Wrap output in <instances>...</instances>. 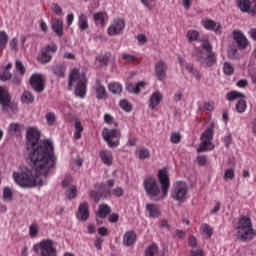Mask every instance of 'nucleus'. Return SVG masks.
Segmentation results:
<instances>
[{
    "label": "nucleus",
    "instance_id": "obj_1",
    "mask_svg": "<svg viewBox=\"0 0 256 256\" xmlns=\"http://www.w3.org/2000/svg\"><path fill=\"white\" fill-rule=\"evenodd\" d=\"M25 153L28 165L46 179L51 169L57 167L53 142L41 140V130L37 127H28L26 130Z\"/></svg>",
    "mask_w": 256,
    "mask_h": 256
},
{
    "label": "nucleus",
    "instance_id": "obj_54",
    "mask_svg": "<svg viewBox=\"0 0 256 256\" xmlns=\"http://www.w3.org/2000/svg\"><path fill=\"white\" fill-rule=\"evenodd\" d=\"M39 234V226L37 224H32L29 227V235L30 237H37Z\"/></svg>",
    "mask_w": 256,
    "mask_h": 256
},
{
    "label": "nucleus",
    "instance_id": "obj_18",
    "mask_svg": "<svg viewBox=\"0 0 256 256\" xmlns=\"http://www.w3.org/2000/svg\"><path fill=\"white\" fill-rule=\"evenodd\" d=\"M135 241H137V234H135V231L130 230L124 234L123 236L124 247H131L135 245Z\"/></svg>",
    "mask_w": 256,
    "mask_h": 256
},
{
    "label": "nucleus",
    "instance_id": "obj_41",
    "mask_svg": "<svg viewBox=\"0 0 256 256\" xmlns=\"http://www.w3.org/2000/svg\"><path fill=\"white\" fill-rule=\"evenodd\" d=\"M45 119H46L47 125H49L50 127H53V125H55V121H57V116H55V113L53 112H48L45 115Z\"/></svg>",
    "mask_w": 256,
    "mask_h": 256
},
{
    "label": "nucleus",
    "instance_id": "obj_7",
    "mask_svg": "<svg viewBox=\"0 0 256 256\" xmlns=\"http://www.w3.org/2000/svg\"><path fill=\"white\" fill-rule=\"evenodd\" d=\"M200 139H201V143L199 148L197 149V153H205V151H211V149H214L215 146H213V143L211 142V139H213L212 127L207 128L201 134Z\"/></svg>",
    "mask_w": 256,
    "mask_h": 256
},
{
    "label": "nucleus",
    "instance_id": "obj_25",
    "mask_svg": "<svg viewBox=\"0 0 256 256\" xmlns=\"http://www.w3.org/2000/svg\"><path fill=\"white\" fill-rule=\"evenodd\" d=\"M95 93H96L97 99H100V100L107 99V90H105V86H103L99 81H97Z\"/></svg>",
    "mask_w": 256,
    "mask_h": 256
},
{
    "label": "nucleus",
    "instance_id": "obj_33",
    "mask_svg": "<svg viewBox=\"0 0 256 256\" xmlns=\"http://www.w3.org/2000/svg\"><path fill=\"white\" fill-rule=\"evenodd\" d=\"M245 94L237 91H231L226 95L228 101H235V99H244Z\"/></svg>",
    "mask_w": 256,
    "mask_h": 256
},
{
    "label": "nucleus",
    "instance_id": "obj_55",
    "mask_svg": "<svg viewBox=\"0 0 256 256\" xmlns=\"http://www.w3.org/2000/svg\"><path fill=\"white\" fill-rule=\"evenodd\" d=\"M237 46H230L228 50V59H237Z\"/></svg>",
    "mask_w": 256,
    "mask_h": 256
},
{
    "label": "nucleus",
    "instance_id": "obj_45",
    "mask_svg": "<svg viewBox=\"0 0 256 256\" xmlns=\"http://www.w3.org/2000/svg\"><path fill=\"white\" fill-rule=\"evenodd\" d=\"M187 39L190 43H192V41H197L199 39V32L196 30H189L187 32Z\"/></svg>",
    "mask_w": 256,
    "mask_h": 256
},
{
    "label": "nucleus",
    "instance_id": "obj_16",
    "mask_svg": "<svg viewBox=\"0 0 256 256\" xmlns=\"http://www.w3.org/2000/svg\"><path fill=\"white\" fill-rule=\"evenodd\" d=\"M89 203L83 202L79 205L76 217L79 221H87L89 219Z\"/></svg>",
    "mask_w": 256,
    "mask_h": 256
},
{
    "label": "nucleus",
    "instance_id": "obj_60",
    "mask_svg": "<svg viewBox=\"0 0 256 256\" xmlns=\"http://www.w3.org/2000/svg\"><path fill=\"white\" fill-rule=\"evenodd\" d=\"M202 47H203V49H205V51L208 52V54L213 53V46H211V42L210 41H207V40L204 41L202 43Z\"/></svg>",
    "mask_w": 256,
    "mask_h": 256
},
{
    "label": "nucleus",
    "instance_id": "obj_27",
    "mask_svg": "<svg viewBox=\"0 0 256 256\" xmlns=\"http://www.w3.org/2000/svg\"><path fill=\"white\" fill-rule=\"evenodd\" d=\"M111 213V207L107 204H101L98 207L97 215L100 217V219H107V216Z\"/></svg>",
    "mask_w": 256,
    "mask_h": 256
},
{
    "label": "nucleus",
    "instance_id": "obj_63",
    "mask_svg": "<svg viewBox=\"0 0 256 256\" xmlns=\"http://www.w3.org/2000/svg\"><path fill=\"white\" fill-rule=\"evenodd\" d=\"M52 11L55 13V15H63V9L57 3L53 4Z\"/></svg>",
    "mask_w": 256,
    "mask_h": 256
},
{
    "label": "nucleus",
    "instance_id": "obj_5",
    "mask_svg": "<svg viewBox=\"0 0 256 256\" xmlns=\"http://www.w3.org/2000/svg\"><path fill=\"white\" fill-rule=\"evenodd\" d=\"M143 187L149 199H157L161 195V187L153 176H146L144 178Z\"/></svg>",
    "mask_w": 256,
    "mask_h": 256
},
{
    "label": "nucleus",
    "instance_id": "obj_58",
    "mask_svg": "<svg viewBox=\"0 0 256 256\" xmlns=\"http://www.w3.org/2000/svg\"><path fill=\"white\" fill-rule=\"evenodd\" d=\"M196 161L198 165H200V167H205V165H207V156L205 155L197 156Z\"/></svg>",
    "mask_w": 256,
    "mask_h": 256
},
{
    "label": "nucleus",
    "instance_id": "obj_31",
    "mask_svg": "<svg viewBox=\"0 0 256 256\" xmlns=\"http://www.w3.org/2000/svg\"><path fill=\"white\" fill-rule=\"evenodd\" d=\"M146 210L148 211L150 217H159V215H161L159 208H157L155 204H147Z\"/></svg>",
    "mask_w": 256,
    "mask_h": 256
},
{
    "label": "nucleus",
    "instance_id": "obj_51",
    "mask_svg": "<svg viewBox=\"0 0 256 256\" xmlns=\"http://www.w3.org/2000/svg\"><path fill=\"white\" fill-rule=\"evenodd\" d=\"M43 51H46V53H56L57 52V45L53 42H51L50 44H47L46 46H44V48H42Z\"/></svg>",
    "mask_w": 256,
    "mask_h": 256
},
{
    "label": "nucleus",
    "instance_id": "obj_23",
    "mask_svg": "<svg viewBox=\"0 0 256 256\" xmlns=\"http://www.w3.org/2000/svg\"><path fill=\"white\" fill-rule=\"evenodd\" d=\"M247 229H253V224L251 223V218L243 216L239 220V225L237 227L238 231H245Z\"/></svg>",
    "mask_w": 256,
    "mask_h": 256
},
{
    "label": "nucleus",
    "instance_id": "obj_9",
    "mask_svg": "<svg viewBox=\"0 0 256 256\" xmlns=\"http://www.w3.org/2000/svg\"><path fill=\"white\" fill-rule=\"evenodd\" d=\"M237 7L240 9L241 13H248L254 17L256 15V0H235Z\"/></svg>",
    "mask_w": 256,
    "mask_h": 256
},
{
    "label": "nucleus",
    "instance_id": "obj_49",
    "mask_svg": "<svg viewBox=\"0 0 256 256\" xmlns=\"http://www.w3.org/2000/svg\"><path fill=\"white\" fill-rule=\"evenodd\" d=\"M3 199L11 201L13 199V191L9 187L3 189Z\"/></svg>",
    "mask_w": 256,
    "mask_h": 256
},
{
    "label": "nucleus",
    "instance_id": "obj_35",
    "mask_svg": "<svg viewBox=\"0 0 256 256\" xmlns=\"http://www.w3.org/2000/svg\"><path fill=\"white\" fill-rule=\"evenodd\" d=\"M98 191H100L101 197L103 199H109L111 197V190L107 188V185L101 184L98 188Z\"/></svg>",
    "mask_w": 256,
    "mask_h": 256
},
{
    "label": "nucleus",
    "instance_id": "obj_37",
    "mask_svg": "<svg viewBox=\"0 0 256 256\" xmlns=\"http://www.w3.org/2000/svg\"><path fill=\"white\" fill-rule=\"evenodd\" d=\"M22 103H33L35 96L29 91H24L21 96Z\"/></svg>",
    "mask_w": 256,
    "mask_h": 256
},
{
    "label": "nucleus",
    "instance_id": "obj_8",
    "mask_svg": "<svg viewBox=\"0 0 256 256\" xmlns=\"http://www.w3.org/2000/svg\"><path fill=\"white\" fill-rule=\"evenodd\" d=\"M187 191V183L183 181L176 182L171 192V197L175 199V201L183 203V200L187 197Z\"/></svg>",
    "mask_w": 256,
    "mask_h": 256
},
{
    "label": "nucleus",
    "instance_id": "obj_30",
    "mask_svg": "<svg viewBox=\"0 0 256 256\" xmlns=\"http://www.w3.org/2000/svg\"><path fill=\"white\" fill-rule=\"evenodd\" d=\"M9 135H21V124L19 123H12L8 127Z\"/></svg>",
    "mask_w": 256,
    "mask_h": 256
},
{
    "label": "nucleus",
    "instance_id": "obj_15",
    "mask_svg": "<svg viewBox=\"0 0 256 256\" xmlns=\"http://www.w3.org/2000/svg\"><path fill=\"white\" fill-rule=\"evenodd\" d=\"M203 52L198 53V61L201 62L203 67H213L217 62V56H215V52H211L206 57H203Z\"/></svg>",
    "mask_w": 256,
    "mask_h": 256
},
{
    "label": "nucleus",
    "instance_id": "obj_56",
    "mask_svg": "<svg viewBox=\"0 0 256 256\" xmlns=\"http://www.w3.org/2000/svg\"><path fill=\"white\" fill-rule=\"evenodd\" d=\"M203 234L206 235L208 239L211 238V235H213V228L208 224H204Z\"/></svg>",
    "mask_w": 256,
    "mask_h": 256
},
{
    "label": "nucleus",
    "instance_id": "obj_50",
    "mask_svg": "<svg viewBox=\"0 0 256 256\" xmlns=\"http://www.w3.org/2000/svg\"><path fill=\"white\" fill-rule=\"evenodd\" d=\"M157 251H159V248L156 246V244H152L146 249L145 255L155 256V253H157Z\"/></svg>",
    "mask_w": 256,
    "mask_h": 256
},
{
    "label": "nucleus",
    "instance_id": "obj_52",
    "mask_svg": "<svg viewBox=\"0 0 256 256\" xmlns=\"http://www.w3.org/2000/svg\"><path fill=\"white\" fill-rule=\"evenodd\" d=\"M224 179L225 181L235 179V169L233 168L227 169L224 173Z\"/></svg>",
    "mask_w": 256,
    "mask_h": 256
},
{
    "label": "nucleus",
    "instance_id": "obj_12",
    "mask_svg": "<svg viewBox=\"0 0 256 256\" xmlns=\"http://www.w3.org/2000/svg\"><path fill=\"white\" fill-rule=\"evenodd\" d=\"M123 29H125V20L117 18L109 26L107 33L110 37H115L116 35H120Z\"/></svg>",
    "mask_w": 256,
    "mask_h": 256
},
{
    "label": "nucleus",
    "instance_id": "obj_11",
    "mask_svg": "<svg viewBox=\"0 0 256 256\" xmlns=\"http://www.w3.org/2000/svg\"><path fill=\"white\" fill-rule=\"evenodd\" d=\"M158 181L161 185L163 197H167V193H169V187L171 185V182L169 180V172H167V169L163 168L159 170Z\"/></svg>",
    "mask_w": 256,
    "mask_h": 256
},
{
    "label": "nucleus",
    "instance_id": "obj_6",
    "mask_svg": "<svg viewBox=\"0 0 256 256\" xmlns=\"http://www.w3.org/2000/svg\"><path fill=\"white\" fill-rule=\"evenodd\" d=\"M102 137L106 143H108V147L112 149L114 147H119V141H121V131L117 129L110 130L109 128H104L102 130Z\"/></svg>",
    "mask_w": 256,
    "mask_h": 256
},
{
    "label": "nucleus",
    "instance_id": "obj_36",
    "mask_svg": "<svg viewBox=\"0 0 256 256\" xmlns=\"http://www.w3.org/2000/svg\"><path fill=\"white\" fill-rule=\"evenodd\" d=\"M7 41H9V36L7 35V32L0 31V51H3L5 47H7Z\"/></svg>",
    "mask_w": 256,
    "mask_h": 256
},
{
    "label": "nucleus",
    "instance_id": "obj_62",
    "mask_svg": "<svg viewBox=\"0 0 256 256\" xmlns=\"http://www.w3.org/2000/svg\"><path fill=\"white\" fill-rule=\"evenodd\" d=\"M171 143H181V134L173 133L170 138Z\"/></svg>",
    "mask_w": 256,
    "mask_h": 256
},
{
    "label": "nucleus",
    "instance_id": "obj_43",
    "mask_svg": "<svg viewBox=\"0 0 256 256\" xmlns=\"http://www.w3.org/2000/svg\"><path fill=\"white\" fill-rule=\"evenodd\" d=\"M74 127H75L74 138L79 139L81 137V133H83V126L81 125V122L75 121Z\"/></svg>",
    "mask_w": 256,
    "mask_h": 256
},
{
    "label": "nucleus",
    "instance_id": "obj_42",
    "mask_svg": "<svg viewBox=\"0 0 256 256\" xmlns=\"http://www.w3.org/2000/svg\"><path fill=\"white\" fill-rule=\"evenodd\" d=\"M89 197L94 201V203H99L101 201V192L99 190H91L89 192Z\"/></svg>",
    "mask_w": 256,
    "mask_h": 256
},
{
    "label": "nucleus",
    "instance_id": "obj_46",
    "mask_svg": "<svg viewBox=\"0 0 256 256\" xmlns=\"http://www.w3.org/2000/svg\"><path fill=\"white\" fill-rule=\"evenodd\" d=\"M65 195L69 200L75 199L77 197V186H72L65 192Z\"/></svg>",
    "mask_w": 256,
    "mask_h": 256
},
{
    "label": "nucleus",
    "instance_id": "obj_22",
    "mask_svg": "<svg viewBox=\"0 0 256 256\" xmlns=\"http://www.w3.org/2000/svg\"><path fill=\"white\" fill-rule=\"evenodd\" d=\"M202 25L205 29H208V31H215V33H219V29H221V24H217L216 21L211 19L203 20Z\"/></svg>",
    "mask_w": 256,
    "mask_h": 256
},
{
    "label": "nucleus",
    "instance_id": "obj_57",
    "mask_svg": "<svg viewBox=\"0 0 256 256\" xmlns=\"http://www.w3.org/2000/svg\"><path fill=\"white\" fill-rule=\"evenodd\" d=\"M124 193L121 187H116L111 191V195H114V197H123Z\"/></svg>",
    "mask_w": 256,
    "mask_h": 256
},
{
    "label": "nucleus",
    "instance_id": "obj_47",
    "mask_svg": "<svg viewBox=\"0 0 256 256\" xmlns=\"http://www.w3.org/2000/svg\"><path fill=\"white\" fill-rule=\"evenodd\" d=\"M223 71L225 75H233V73H235V68L233 65H231V63L225 62L223 65Z\"/></svg>",
    "mask_w": 256,
    "mask_h": 256
},
{
    "label": "nucleus",
    "instance_id": "obj_20",
    "mask_svg": "<svg viewBox=\"0 0 256 256\" xmlns=\"http://www.w3.org/2000/svg\"><path fill=\"white\" fill-rule=\"evenodd\" d=\"M51 29L58 37H63V20L55 18L51 22Z\"/></svg>",
    "mask_w": 256,
    "mask_h": 256
},
{
    "label": "nucleus",
    "instance_id": "obj_32",
    "mask_svg": "<svg viewBox=\"0 0 256 256\" xmlns=\"http://www.w3.org/2000/svg\"><path fill=\"white\" fill-rule=\"evenodd\" d=\"M51 59H53V56L49 52L42 49L40 55L38 56V61L40 63H49Z\"/></svg>",
    "mask_w": 256,
    "mask_h": 256
},
{
    "label": "nucleus",
    "instance_id": "obj_2",
    "mask_svg": "<svg viewBox=\"0 0 256 256\" xmlns=\"http://www.w3.org/2000/svg\"><path fill=\"white\" fill-rule=\"evenodd\" d=\"M13 179L19 187L23 189H33V187H43L45 182L38 176L33 175V170L24 168L20 172H13Z\"/></svg>",
    "mask_w": 256,
    "mask_h": 256
},
{
    "label": "nucleus",
    "instance_id": "obj_24",
    "mask_svg": "<svg viewBox=\"0 0 256 256\" xmlns=\"http://www.w3.org/2000/svg\"><path fill=\"white\" fill-rule=\"evenodd\" d=\"M100 159L104 165L111 166L113 165V153L109 150H104L100 152Z\"/></svg>",
    "mask_w": 256,
    "mask_h": 256
},
{
    "label": "nucleus",
    "instance_id": "obj_10",
    "mask_svg": "<svg viewBox=\"0 0 256 256\" xmlns=\"http://www.w3.org/2000/svg\"><path fill=\"white\" fill-rule=\"evenodd\" d=\"M29 83L35 93H43L45 91V78L41 74H33L29 79Z\"/></svg>",
    "mask_w": 256,
    "mask_h": 256
},
{
    "label": "nucleus",
    "instance_id": "obj_38",
    "mask_svg": "<svg viewBox=\"0 0 256 256\" xmlns=\"http://www.w3.org/2000/svg\"><path fill=\"white\" fill-rule=\"evenodd\" d=\"M94 21L97 25H101V27H105V13L97 12L94 14Z\"/></svg>",
    "mask_w": 256,
    "mask_h": 256
},
{
    "label": "nucleus",
    "instance_id": "obj_26",
    "mask_svg": "<svg viewBox=\"0 0 256 256\" xmlns=\"http://www.w3.org/2000/svg\"><path fill=\"white\" fill-rule=\"evenodd\" d=\"M65 71H67V65L65 63H60L52 69V73L59 78L65 77Z\"/></svg>",
    "mask_w": 256,
    "mask_h": 256
},
{
    "label": "nucleus",
    "instance_id": "obj_29",
    "mask_svg": "<svg viewBox=\"0 0 256 256\" xmlns=\"http://www.w3.org/2000/svg\"><path fill=\"white\" fill-rule=\"evenodd\" d=\"M110 93L114 95H121L123 93V86L118 82H112L108 85Z\"/></svg>",
    "mask_w": 256,
    "mask_h": 256
},
{
    "label": "nucleus",
    "instance_id": "obj_48",
    "mask_svg": "<svg viewBox=\"0 0 256 256\" xmlns=\"http://www.w3.org/2000/svg\"><path fill=\"white\" fill-rule=\"evenodd\" d=\"M150 155L151 154L149 152V149H147V148H140L138 150L139 159H149Z\"/></svg>",
    "mask_w": 256,
    "mask_h": 256
},
{
    "label": "nucleus",
    "instance_id": "obj_28",
    "mask_svg": "<svg viewBox=\"0 0 256 256\" xmlns=\"http://www.w3.org/2000/svg\"><path fill=\"white\" fill-rule=\"evenodd\" d=\"M78 25L80 31H87V29H89V21L87 20V16L85 14H80L78 16Z\"/></svg>",
    "mask_w": 256,
    "mask_h": 256
},
{
    "label": "nucleus",
    "instance_id": "obj_40",
    "mask_svg": "<svg viewBox=\"0 0 256 256\" xmlns=\"http://www.w3.org/2000/svg\"><path fill=\"white\" fill-rule=\"evenodd\" d=\"M186 69L188 71V73H190L191 75H193L196 79H201V74H199V70H197V68H194L193 64L186 63Z\"/></svg>",
    "mask_w": 256,
    "mask_h": 256
},
{
    "label": "nucleus",
    "instance_id": "obj_17",
    "mask_svg": "<svg viewBox=\"0 0 256 256\" xmlns=\"http://www.w3.org/2000/svg\"><path fill=\"white\" fill-rule=\"evenodd\" d=\"M9 103H11V95L5 88L0 86V105L2 106V111H7Z\"/></svg>",
    "mask_w": 256,
    "mask_h": 256
},
{
    "label": "nucleus",
    "instance_id": "obj_4",
    "mask_svg": "<svg viewBox=\"0 0 256 256\" xmlns=\"http://www.w3.org/2000/svg\"><path fill=\"white\" fill-rule=\"evenodd\" d=\"M33 251L40 256H57L55 241L51 239H43L33 246Z\"/></svg>",
    "mask_w": 256,
    "mask_h": 256
},
{
    "label": "nucleus",
    "instance_id": "obj_3",
    "mask_svg": "<svg viewBox=\"0 0 256 256\" xmlns=\"http://www.w3.org/2000/svg\"><path fill=\"white\" fill-rule=\"evenodd\" d=\"M75 81H77V84L74 95H76V97H80V99H85V95H87V78H85V76L79 75V69L77 68H74L69 75V91H71L73 88V83H75Z\"/></svg>",
    "mask_w": 256,
    "mask_h": 256
},
{
    "label": "nucleus",
    "instance_id": "obj_14",
    "mask_svg": "<svg viewBox=\"0 0 256 256\" xmlns=\"http://www.w3.org/2000/svg\"><path fill=\"white\" fill-rule=\"evenodd\" d=\"M155 75L158 81H163L167 77V63L159 60L154 67Z\"/></svg>",
    "mask_w": 256,
    "mask_h": 256
},
{
    "label": "nucleus",
    "instance_id": "obj_59",
    "mask_svg": "<svg viewBox=\"0 0 256 256\" xmlns=\"http://www.w3.org/2000/svg\"><path fill=\"white\" fill-rule=\"evenodd\" d=\"M223 141L227 148H229V145L233 143L231 132H227L226 135L223 137Z\"/></svg>",
    "mask_w": 256,
    "mask_h": 256
},
{
    "label": "nucleus",
    "instance_id": "obj_61",
    "mask_svg": "<svg viewBox=\"0 0 256 256\" xmlns=\"http://www.w3.org/2000/svg\"><path fill=\"white\" fill-rule=\"evenodd\" d=\"M12 75L9 73V70H4L2 73H0V79L2 81H10Z\"/></svg>",
    "mask_w": 256,
    "mask_h": 256
},
{
    "label": "nucleus",
    "instance_id": "obj_39",
    "mask_svg": "<svg viewBox=\"0 0 256 256\" xmlns=\"http://www.w3.org/2000/svg\"><path fill=\"white\" fill-rule=\"evenodd\" d=\"M119 105L126 113H131V111H133V105H131L127 99L120 100Z\"/></svg>",
    "mask_w": 256,
    "mask_h": 256
},
{
    "label": "nucleus",
    "instance_id": "obj_44",
    "mask_svg": "<svg viewBox=\"0 0 256 256\" xmlns=\"http://www.w3.org/2000/svg\"><path fill=\"white\" fill-rule=\"evenodd\" d=\"M237 113H245L247 111V102L245 100H239L236 104Z\"/></svg>",
    "mask_w": 256,
    "mask_h": 256
},
{
    "label": "nucleus",
    "instance_id": "obj_34",
    "mask_svg": "<svg viewBox=\"0 0 256 256\" xmlns=\"http://www.w3.org/2000/svg\"><path fill=\"white\" fill-rule=\"evenodd\" d=\"M110 55L109 53L101 54L96 56V61L101 64V67H107L109 63Z\"/></svg>",
    "mask_w": 256,
    "mask_h": 256
},
{
    "label": "nucleus",
    "instance_id": "obj_13",
    "mask_svg": "<svg viewBox=\"0 0 256 256\" xmlns=\"http://www.w3.org/2000/svg\"><path fill=\"white\" fill-rule=\"evenodd\" d=\"M233 39L237 44L238 49H247L249 45V39L245 36L243 31L241 30H234L233 31Z\"/></svg>",
    "mask_w": 256,
    "mask_h": 256
},
{
    "label": "nucleus",
    "instance_id": "obj_53",
    "mask_svg": "<svg viewBox=\"0 0 256 256\" xmlns=\"http://www.w3.org/2000/svg\"><path fill=\"white\" fill-rule=\"evenodd\" d=\"M15 69L20 73V75H25V65H23V62H21L20 60H17L15 62Z\"/></svg>",
    "mask_w": 256,
    "mask_h": 256
},
{
    "label": "nucleus",
    "instance_id": "obj_64",
    "mask_svg": "<svg viewBox=\"0 0 256 256\" xmlns=\"http://www.w3.org/2000/svg\"><path fill=\"white\" fill-rule=\"evenodd\" d=\"M248 35L252 41H256V28H250Z\"/></svg>",
    "mask_w": 256,
    "mask_h": 256
},
{
    "label": "nucleus",
    "instance_id": "obj_19",
    "mask_svg": "<svg viewBox=\"0 0 256 256\" xmlns=\"http://www.w3.org/2000/svg\"><path fill=\"white\" fill-rule=\"evenodd\" d=\"M255 237V232L253 228L247 230H238V239L242 241V243H247V241H251Z\"/></svg>",
    "mask_w": 256,
    "mask_h": 256
},
{
    "label": "nucleus",
    "instance_id": "obj_21",
    "mask_svg": "<svg viewBox=\"0 0 256 256\" xmlns=\"http://www.w3.org/2000/svg\"><path fill=\"white\" fill-rule=\"evenodd\" d=\"M161 101H163V94L159 91L154 92L149 99V108L152 110L155 109Z\"/></svg>",
    "mask_w": 256,
    "mask_h": 256
}]
</instances>
